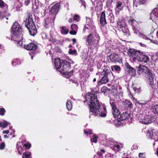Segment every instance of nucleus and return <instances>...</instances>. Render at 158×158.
I'll use <instances>...</instances> for the list:
<instances>
[{
    "instance_id": "nucleus-25",
    "label": "nucleus",
    "mask_w": 158,
    "mask_h": 158,
    "mask_svg": "<svg viewBox=\"0 0 158 158\" xmlns=\"http://www.w3.org/2000/svg\"><path fill=\"white\" fill-rule=\"evenodd\" d=\"M152 109L154 114L158 115V105L152 106Z\"/></svg>"
},
{
    "instance_id": "nucleus-50",
    "label": "nucleus",
    "mask_w": 158,
    "mask_h": 158,
    "mask_svg": "<svg viewBox=\"0 0 158 158\" xmlns=\"http://www.w3.org/2000/svg\"><path fill=\"white\" fill-rule=\"evenodd\" d=\"M139 158H144L145 155L143 153H139Z\"/></svg>"
},
{
    "instance_id": "nucleus-51",
    "label": "nucleus",
    "mask_w": 158,
    "mask_h": 158,
    "mask_svg": "<svg viewBox=\"0 0 158 158\" xmlns=\"http://www.w3.org/2000/svg\"><path fill=\"white\" fill-rule=\"evenodd\" d=\"M77 31L76 30H72L70 31L69 33L71 35H75L76 34Z\"/></svg>"
},
{
    "instance_id": "nucleus-27",
    "label": "nucleus",
    "mask_w": 158,
    "mask_h": 158,
    "mask_svg": "<svg viewBox=\"0 0 158 158\" xmlns=\"http://www.w3.org/2000/svg\"><path fill=\"white\" fill-rule=\"evenodd\" d=\"M124 102L126 103V105L127 107L129 108L130 109H132L133 105L130 101L126 100H125Z\"/></svg>"
},
{
    "instance_id": "nucleus-36",
    "label": "nucleus",
    "mask_w": 158,
    "mask_h": 158,
    "mask_svg": "<svg viewBox=\"0 0 158 158\" xmlns=\"http://www.w3.org/2000/svg\"><path fill=\"white\" fill-rule=\"evenodd\" d=\"M111 69L113 71L114 70L115 71H120V67L119 66L117 65H114L112 66L111 67Z\"/></svg>"
},
{
    "instance_id": "nucleus-21",
    "label": "nucleus",
    "mask_w": 158,
    "mask_h": 158,
    "mask_svg": "<svg viewBox=\"0 0 158 158\" xmlns=\"http://www.w3.org/2000/svg\"><path fill=\"white\" fill-rule=\"evenodd\" d=\"M22 37H20V35H19V37H16L15 40H12L16 41L17 43V46H22L23 42L22 41Z\"/></svg>"
},
{
    "instance_id": "nucleus-34",
    "label": "nucleus",
    "mask_w": 158,
    "mask_h": 158,
    "mask_svg": "<svg viewBox=\"0 0 158 158\" xmlns=\"http://www.w3.org/2000/svg\"><path fill=\"white\" fill-rule=\"evenodd\" d=\"M31 155V153L30 152H27L23 153V156L22 157L23 158H24V157H25V158H30Z\"/></svg>"
},
{
    "instance_id": "nucleus-52",
    "label": "nucleus",
    "mask_w": 158,
    "mask_h": 158,
    "mask_svg": "<svg viewBox=\"0 0 158 158\" xmlns=\"http://www.w3.org/2000/svg\"><path fill=\"white\" fill-rule=\"evenodd\" d=\"M5 146V143L4 142H2L1 143L0 146V149H3L4 148Z\"/></svg>"
},
{
    "instance_id": "nucleus-9",
    "label": "nucleus",
    "mask_w": 158,
    "mask_h": 158,
    "mask_svg": "<svg viewBox=\"0 0 158 158\" xmlns=\"http://www.w3.org/2000/svg\"><path fill=\"white\" fill-rule=\"evenodd\" d=\"M109 58L110 61L112 62H119L120 61V58L119 55L116 53H111Z\"/></svg>"
},
{
    "instance_id": "nucleus-12",
    "label": "nucleus",
    "mask_w": 158,
    "mask_h": 158,
    "mask_svg": "<svg viewBox=\"0 0 158 158\" xmlns=\"http://www.w3.org/2000/svg\"><path fill=\"white\" fill-rule=\"evenodd\" d=\"M100 21V24L102 27H104L107 24L105 11H103L101 13Z\"/></svg>"
},
{
    "instance_id": "nucleus-56",
    "label": "nucleus",
    "mask_w": 158,
    "mask_h": 158,
    "mask_svg": "<svg viewBox=\"0 0 158 158\" xmlns=\"http://www.w3.org/2000/svg\"><path fill=\"white\" fill-rule=\"evenodd\" d=\"M97 154L100 156H102V152H101L100 151H98L97 152Z\"/></svg>"
},
{
    "instance_id": "nucleus-29",
    "label": "nucleus",
    "mask_w": 158,
    "mask_h": 158,
    "mask_svg": "<svg viewBox=\"0 0 158 158\" xmlns=\"http://www.w3.org/2000/svg\"><path fill=\"white\" fill-rule=\"evenodd\" d=\"M7 11V9H6V10H5V12H0V19H2L4 18H6V19H8V17H6V15Z\"/></svg>"
},
{
    "instance_id": "nucleus-13",
    "label": "nucleus",
    "mask_w": 158,
    "mask_h": 158,
    "mask_svg": "<svg viewBox=\"0 0 158 158\" xmlns=\"http://www.w3.org/2000/svg\"><path fill=\"white\" fill-rule=\"evenodd\" d=\"M137 70L141 73H148L149 72L148 69L145 66L139 65L137 67Z\"/></svg>"
},
{
    "instance_id": "nucleus-22",
    "label": "nucleus",
    "mask_w": 158,
    "mask_h": 158,
    "mask_svg": "<svg viewBox=\"0 0 158 158\" xmlns=\"http://www.w3.org/2000/svg\"><path fill=\"white\" fill-rule=\"evenodd\" d=\"M112 113L115 118H118L120 114V112L117 108L112 109Z\"/></svg>"
},
{
    "instance_id": "nucleus-53",
    "label": "nucleus",
    "mask_w": 158,
    "mask_h": 158,
    "mask_svg": "<svg viewBox=\"0 0 158 158\" xmlns=\"http://www.w3.org/2000/svg\"><path fill=\"white\" fill-rule=\"evenodd\" d=\"M24 146L26 148H29L31 147V145L30 144L26 143L24 144Z\"/></svg>"
},
{
    "instance_id": "nucleus-49",
    "label": "nucleus",
    "mask_w": 158,
    "mask_h": 158,
    "mask_svg": "<svg viewBox=\"0 0 158 158\" xmlns=\"http://www.w3.org/2000/svg\"><path fill=\"white\" fill-rule=\"evenodd\" d=\"M80 18L79 16L77 15H74L73 16V20H77Z\"/></svg>"
},
{
    "instance_id": "nucleus-47",
    "label": "nucleus",
    "mask_w": 158,
    "mask_h": 158,
    "mask_svg": "<svg viewBox=\"0 0 158 158\" xmlns=\"http://www.w3.org/2000/svg\"><path fill=\"white\" fill-rule=\"evenodd\" d=\"M152 132L151 130H148V131L147 133V136L150 137L151 138V137L152 136Z\"/></svg>"
},
{
    "instance_id": "nucleus-10",
    "label": "nucleus",
    "mask_w": 158,
    "mask_h": 158,
    "mask_svg": "<svg viewBox=\"0 0 158 158\" xmlns=\"http://www.w3.org/2000/svg\"><path fill=\"white\" fill-rule=\"evenodd\" d=\"M107 73L106 72H104L102 74L103 75V77L102 78L101 80L98 82L99 85H101L102 84H106L109 81V79L107 77Z\"/></svg>"
},
{
    "instance_id": "nucleus-5",
    "label": "nucleus",
    "mask_w": 158,
    "mask_h": 158,
    "mask_svg": "<svg viewBox=\"0 0 158 158\" xmlns=\"http://www.w3.org/2000/svg\"><path fill=\"white\" fill-rule=\"evenodd\" d=\"M12 40H15L16 37H19V35L22 31L21 27L17 22L14 23L11 27Z\"/></svg>"
},
{
    "instance_id": "nucleus-11",
    "label": "nucleus",
    "mask_w": 158,
    "mask_h": 158,
    "mask_svg": "<svg viewBox=\"0 0 158 158\" xmlns=\"http://www.w3.org/2000/svg\"><path fill=\"white\" fill-rule=\"evenodd\" d=\"M59 6L60 4L59 3L55 4L51 7L49 12L50 14L56 15L58 12Z\"/></svg>"
},
{
    "instance_id": "nucleus-62",
    "label": "nucleus",
    "mask_w": 158,
    "mask_h": 158,
    "mask_svg": "<svg viewBox=\"0 0 158 158\" xmlns=\"http://www.w3.org/2000/svg\"><path fill=\"white\" fill-rule=\"evenodd\" d=\"M76 39H72V41L73 42H76Z\"/></svg>"
},
{
    "instance_id": "nucleus-45",
    "label": "nucleus",
    "mask_w": 158,
    "mask_h": 158,
    "mask_svg": "<svg viewBox=\"0 0 158 158\" xmlns=\"http://www.w3.org/2000/svg\"><path fill=\"white\" fill-rule=\"evenodd\" d=\"M140 36L143 38V39L146 40H149L150 39L148 38L146 35H143L142 33H140Z\"/></svg>"
},
{
    "instance_id": "nucleus-17",
    "label": "nucleus",
    "mask_w": 158,
    "mask_h": 158,
    "mask_svg": "<svg viewBox=\"0 0 158 158\" xmlns=\"http://www.w3.org/2000/svg\"><path fill=\"white\" fill-rule=\"evenodd\" d=\"M94 38V35L92 34H90L87 36L85 40L88 43L87 45H90L91 44L92 41Z\"/></svg>"
},
{
    "instance_id": "nucleus-38",
    "label": "nucleus",
    "mask_w": 158,
    "mask_h": 158,
    "mask_svg": "<svg viewBox=\"0 0 158 158\" xmlns=\"http://www.w3.org/2000/svg\"><path fill=\"white\" fill-rule=\"evenodd\" d=\"M110 105L112 107V110L117 108L116 106V105L114 102L113 100H111L110 101Z\"/></svg>"
},
{
    "instance_id": "nucleus-4",
    "label": "nucleus",
    "mask_w": 158,
    "mask_h": 158,
    "mask_svg": "<svg viewBox=\"0 0 158 158\" xmlns=\"http://www.w3.org/2000/svg\"><path fill=\"white\" fill-rule=\"evenodd\" d=\"M25 23L26 27L28 29L30 34L32 36L35 35L37 33V30L31 15H29L27 17Z\"/></svg>"
},
{
    "instance_id": "nucleus-40",
    "label": "nucleus",
    "mask_w": 158,
    "mask_h": 158,
    "mask_svg": "<svg viewBox=\"0 0 158 158\" xmlns=\"http://www.w3.org/2000/svg\"><path fill=\"white\" fill-rule=\"evenodd\" d=\"M120 29L124 33H127L128 31V29L126 28V26L125 25L121 27Z\"/></svg>"
},
{
    "instance_id": "nucleus-24",
    "label": "nucleus",
    "mask_w": 158,
    "mask_h": 158,
    "mask_svg": "<svg viewBox=\"0 0 158 158\" xmlns=\"http://www.w3.org/2000/svg\"><path fill=\"white\" fill-rule=\"evenodd\" d=\"M51 24V20L50 19L48 18L44 20V25L46 28L48 27Z\"/></svg>"
},
{
    "instance_id": "nucleus-32",
    "label": "nucleus",
    "mask_w": 158,
    "mask_h": 158,
    "mask_svg": "<svg viewBox=\"0 0 158 158\" xmlns=\"http://www.w3.org/2000/svg\"><path fill=\"white\" fill-rule=\"evenodd\" d=\"M148 81L150 85L152 86L154 85L153 77L152 75L149 76Z\"/></svg>"
},
{
    "instance_id": "nucleus-63",
    "label": "nucleus",
    "mask_w": 158,
    "mask_h": 158,
    "mask_svg": "<svg viewBox=\"0 0 158 158\" xmlns=\"http://www.w3.org/2000/svg\"><path fill=\"white\" fill-rule=\"evenodd\" d=\"M74 83H75V85L77 86L78 85V84L77 82H75Z\"/></svg>"
},
{
    "instance_id": "nucleus-55",
    "label": "nucleus",
    "mask_w": 158,
    "mask_h": 158,
    "mask_svg": "<svg viewBox=\"0 0 158 158\" xmlns=\"http://www.w3.org/2000/svg\"><path fill=\"white\" fill-rule=\"evenodd\" d=\"M134 21H135L134 19H133L131 18L129 20V22L130 23H131V24H132V23H133Z\"/></svg>"
},
{
    "instance_id": "nucleus-14",
    "label": "nucleus",
    "mask_w": 158,
    "mask_h": 158,
    "mask_svg": "<svg viewBox=\"0 0 158 158\" xmlns=\"http://www.w3.org/2000/svg\"><path fill=\"white\" fill-rule=\"evenodd\" d=\"M122 3L121 1H118L117 2L116 5L115 10L116 11V14L118 15L119 13V10L122 11L123 9V7L122 6Z\"/></svg>"
},
{
    "instance_id": "nucleus-20",
    "label": "nucleus",
    "mask_w": 158,
    "mask_h": 158,
    "mask_svg": "<svg viewBox=\"0 0 158 158\" xmlns=\"http://www.w3.org/2000/svg\"><path fill=\"white\" fill-rule=\"evenodd\" d=\"M87 18L86 19V23H87L86 25H85V27L83 29V31L85 32V30L86 29H89V28L87 27V25L89 26L90 27H92V22L91 21V19L89 18Z\"/></svg>"
},
{
    "instance_id": "nucleus-1",
    "label": "nucleus",
    "mask_w": 158,
    "mask_h": 158,
    "mask_svg": "<svg viewBox=\"0 0 158 158\" xmlns=\"http://www.w3.org/2000/svg\"><path fill=\"white\" fill-rule=\"evenodd\" d=\"M97 90L93 89L91 92L85 95V104H87L90 107V114L96 116L105 117L106 116V109L104 107L102 108L100 105L99 101L96 95L98 93Z\"/></svg>"
},
{
    "instance_id": "nucleus-35",
    "label": "nucleus",
    "mask_w": 158,
    "mask_h": 158,
    "mask_svg": "<svg viewBox=\"0 0 158 158\" xmlns=\"http://www.w3.org/2000/svg\"><path fill=\"white\" fill-rule=\"evenodd\" d=\"M3 7H5L6 9L7 10L8 8V5L5 4L3 1L2 0H0V7L2 8Z\"/></svg>"
},
{
    "instance_id": "nucleus-44",
    "label": "nucleus",
    "mask_w": 158,
    "mask_h": 158,
    "mask_svg": "<svg viewBox=\"0 0 158 158\" xmlns=\"http://www.w3.org/2000/svg\"><path fill=\"white\" fill-rule=\"evenodd\" d=\"M69 53L70 54H74L76 55L77 54V51L76 50H72L71 49H70Z\"/></svg>"
},
{
    "instance_id": "nucleus-3",
    "label": "nucleus",
    "mask_w": 158,
    "mask_h": 158,
    "mask_svg": "<svg viewBox=\"0 0 158 158\" xmlns=\"http://www.w3.org/2000/svg\"><path fill=\"white\" fill-rule=\"evenodd\" d=\"M128 54L134 62H142L146 63L149 61L148 56L143 55L139 51L131 50L128 52Z\"/></svg>"
},
{
    "instance_id": "nucleus-28",
    "label": "nucleus",
    "mask_w": 158,
    "mask_h": 158,
    "mask_svg": "<svg viewBox=\"0 0 158 158\" xmlns=\"http://www.w3.org/2000/svg\"><path fill=\"white\" fill-rule=\"evenodd\" d=\"M61 28V32L62 34L66 35L67 34L69 31V30L68 29H66L64 27H62Z\"/></svg>"
},
{
    "instance_id": "nucleus-43",
    "label": "nucleus",
    "mask_w": 158,
    "mask_h": 158,
    "mask_svg": "<svg viewBox=\"0 0 158 158\" xmlns=\"http://www.w3.org/2000/svg\"><path fill=\"white\" fill-rule=\"evenodd\" d=\"M71 29L73 30L77 31L78 27L77 25L75 24H73L71 26Z\"/></svg>"
},
{
    "instance_id": "nucleus-57",
    "label": "nucleus",
    "mask_w": 158,
    "mask_h": 158,
    "mask_svg": "<svg viewBox=\"0 0 158 158\" xmlns=\"http://www.w3.org/2000/svg\"><path fill=\"white\" fill-rule=\"evenodd\" d=\"M3 133L4 134H8L9 133V131L8 130H7V131L4 130V131H3Z\"/></svg>"
},
{
    "instance_id": "nucleus-30",
    "label": "nucleus",
    "mask_w": 158,
    "mask_h": 158,
    "mask_svg": "<svg viewBox=\"0 0 158 158\" xmlns=\"http://www.w3.org/2000/svg\"><path fill=\"white\" fill-rule=\"evenodd\" d=\"M8 124L10 125V124L9 122L4 120H3V122H0V127H1L5 128L6 127Z\"/></svg>"
},
{
    "instance_id": "nucleus-39",
    "label": "nucleus",
    "mask_w": 158,
    "mask_h": 158,
    "mask_svg": "<svg viewBox=\"0 0 158 158\" xmlns=\"http://www.w3.org/2000/svg\"><path fill=\"white\" fill-rule=\"evenodd\" d=\"M84 133L87 135L91 134H92V131L90 129H86L84 130Z\"/></svg>"
},
{
    "instance_id": "nucleus-8",
    "label": "nucleus",
    "mask_w": 158,
    "mask_h": 158,
    "mask_svg": "<svg viewBox=\"0 0 158 158\" xmlns=\"http://www.w3.org/2000/svg\"><path fill=\"white\" fill-rule=\"evenodd\" d=\"M125 65L126 67L125 70L130 74L131 76H135L136 75L135 70L130 66L127 62L125 63Z\"/></svg>"
},
{
    "instance_id": "nucleus-19",
    "label": "nucleus",
    "mask_w": 158,
    "mask_h": 158,
    "mask_svg": "<svg viewBox=\"0 0 158 158\" xmlns=\"http://www.w3.org/2000/svg\"><path fill=\"white\" fill-rule=\"evenodd\" d=\"M22 145H23L22 143L20 142H18L17 143V148L18 150V153L20 154H21L23 151V149L22 147Z\"/></svg>"
},
{
    "instance_id": "nucleus-42",
    "label": "nucleus",
    "mask_w": 158,
    "mask_h": 158,
    "mask_svg": "<svg viewBox=\"0 0 158 158\" xmlns=\"http://www.w3.org/2000/svg\"><path fill=\"white\" fill-rule=\"evenodd\" d=\"M117 25L119 28L125 25L124 23H123L121 21L119 20L117 22Z\"/></svg>"
},
{
    "instance_id": "nucleus-46",
    "label": "nucleus",
    "mask_w": 158,
    "mask_h": 158,
    "mask_svg": "<svg viewBox=\"0 0 158 158\" xmlns=\"http://www.w3.org/2000/svg\"><path fill=\"white\" fill-rule=\"evenodd\" d=\"M146 0H139L138 1V5H143L144 4Z\"/></svg>"
},
{
    "instance_id": "nucleus-37",
    "label": "nucleus",
    "mask_w": 158,
    "mask_h": 158,
    "mask_svg": "<svg viewBox=\"0 0 158 158\" xmlns=\"http://www.w3.org/2000/svg\"><path fill=\"white\" fill-rule=\"evenodd\" d=\"M151 138L152 139H153L155 141H158V136L155 134L152 135Z\"/></svg>"
},
{
    "instance_id": "nucleus-31",
    "label": "nucleus",
    "mask_w": 158,
    "mask_h": 158,
    "mask_svg": "<svg viewBox=\"0 0 158 158\" xmlns=\"http://www.w3.org/2000/svg\"><path fill=\"white\" fill-rule=\"evenodd\" d=\"M21 64L20 61L19 59H16L13 60L12 62V64L13 66H15L17 64Z\"/></svg>"
},
{
    "instance_id": "nucleus-23",
    "label": "nucleus",
    "mask_w": 158,
    "mask_h": 158,
    "mask_svg": "<svg viewBox=\"0 0 158 158\" xmlns=\"http://www.w3.org/2000/svg\"><path fill=\"white\" fill-rule=\"evenodd\" d=\"M67 108L69 111L71 110L72 108V104L71 101L70 100H68L66 103Z\"/></svg>"
},
{
    "instance_id": "nucleus-26",
    "label": "nucleus",
    "mask_w": 158,
    "mask_h": 158,
    "mask_svg": "<svg viewBox=\"0 0 158 158\" xmlns=\"http://www.w3.org/2000/svg\"><path fill=\"white\" fill-rule=\"evenodd\" d=\"M108 10L109 12V18L110 21L111 22L113 23L114 22V15L112 13V11L110 9H108Z\"/></svg>"
},
{
    "instance_id": "nucleus-7",
    "label": "nucleus",
    "mask_w": 158,
    "mask_h": 158,
    "mask_svg": "<svg viewBox=\"0 0 158 158\" xmlns=\"http://www.w3.org/2000/svg\"><path fill=\"white\" fill-rule=\"evenodd\" d=\"M151 116L150 115H146L142 117L139 120L140 123L145 124H148L152 123Z\"/></svg>"
},
{
    "instance_id": "nucleus-64",
    "label": "nucleus",
    "mask_w": 158,
    "mask_h": 158,
    "mask_svg": "<svg viewBox=\"0 0 158 158\" xmlns=\"http://www.w3.org/2000/svg\"><path fill=\"white\" fill-rule=\"evenodd\" d=\"M106 87H103L102 88L101 90H102V91H103V90L106 89Z\"/></svg>"
},
{
    "instance_id": "nucleus-54",
    "label": "nucleus",
    "mask_w": 158,
    "mask_h": 158,
    "mask_svg": "<svg viewBox=\"0 0 158 158\" xmlns=\"http://www.w3.org/2000/svg\"><path fill=\"white\" fill-rule=\"evenodd\" d=\"M136 0H133V4L134 5H135L136 6H137L138 5V1L136 2Z\"/></svg>"
},
{
    "instance_id": "nucleus-2",
    "label": "nucleus",
    "mask_w": 158,
    "mask_h": 158,
    "mask_svg": "<svg viewBox=\"0 0 158 158\" xmlns=\"http://www.w3.org/2000/svg\"><path fill=\"white\" fill-rule=\"evenodd\" d=\"M54 64L56 69L62 74L67 73L71 67L70 63L59 58L55 59Z\"/></svg>"
},
{
    "instance_id": "nucleus-18",
    "label": "nucleus",
    "mask_w": 158,
    "mask_h": 158,
    "mask_svg": "<svg viewBox=\"0 0 158 158\" xmlns=\"http://www.w3.org/2000/svg\"><path fill=\"white\" fill-rule=\"evenodd\" d=\"M114 145V149L118 151H119L121 148L123 147V145L122 144H118L114 140V142L112 143V145Z\"/></svg>"
},
{
    "instance_id": "nucleus-6",
    "label": "nucleus",
    "mask_w": 158,
    "mask_h": 158,
    "mask_svg": "<svg viewBox=\"0 0 158 158\" xmlns=\"http://www.w3.org/2000/svg\"><path fill=\"white\" fill-rule=\"evenodd\" d=\"M99 138L101 140V143L106 146L112 145L114 140L112 138L107 137V135L104 134H100L99 136Z\"/></svg>"
},
{
    "instance_id": "nucleus-41",
    "label": "nucleus",
    "mask_w": 158,
    "mask_h": 158,
    "mask_svg": "<svg viewBox=\"0 0 158 158\" xmlns=\"http://www.w3.org/2000/svg\"><path fill=\"white\" fill-rule=\"evenodd\" d=\"M6 110L3 108L0 107V115L2 116H3L5 114Z\"/></svg>"
},
{
    "instance_id": "nucleus-15",
    "label": "nucleus",
    "mask_w": 158,
    "mask_h": 158,
    "mask_svg": "<svg viewBox=\"0 0 158 158\" xmlns=\"http://www.w3.org/2000/svg\"><path fill=\"white\" fill-rule=\"evenodd\" d=\"M130 114L127 111L123 112L120 115L119 118H118L121 121H123L128 118L130 116Z\"/></svg>"
},
{
    "instance_id": "nucleus-59",
    "label": "nucleus",
    "mask_w": 158,
    "mask_h": 158,
    "mask_svg": "<svg viewBox=\"0 0 158 158\" xmlns=\"http://www.w3.org/2000/svg\"><path fill=\"white\" fill-rule=\"evenodd\" d=\"M139 44L142 47H144L145 46V45L144 44H142V43H140Z\"/></svg>"
},
{
    "instance_id": "nucleus-58",
    "label": "nucleus",
    "mask_w": 158,
    "mask_h": 158,
    "mask_svg": "<svg viewBox=\"0 0 158 158\" xmlns=\"http://www.w3.org/2000/svg\"><path fill=\"white\" fill-rule=\"evenodd\" d=\"M149 40L151 42H152V43L154 44H156V41H154V40H152L151 39H150V40Z\"/></svg>"
},
{
    "instance_id": "nucleus-33",
    "label": "nucleus",
    "mask_w": 158,
    "mask_h": 158,
    "mask_svg": "<svg viewBox=\"0 0 158 158\" xmlns=\"http://www.w3.org/2000/svg\"><path fill=\"white\" fill-rule=\"evenodd\" d=\"M98 138V136L95 134L92 136V138L91 139V142L96 143L97 142V139Z\"/></svg>"
},
{
    "instance_id": "nucleus-16",
    "label": "nucleus",
    "mask_w": 158,
    "mask_h": 158,
    "mask_svg": "<svg viewBox=\"0 0 158 158\" xmlns=\"http://www.w3.org/2000/svg\"><path fill=\"white\" fill-rule=\"evenodd\" d=\"M37 47V45L33 43H31L24 46L25 48L27 50H35Z\"/></svg>"
},
{
    "instance_id": "nucleus-60",
    "label": "nucleus",
    "mask_w": 158,
    "mask_h": 158,
    "mask_svg": "<svg viewBox=\"0 0 158 158\" xmlns=\"http://www.w3.org/2000/svg\"><path fill=\"white\" fill-rule=\"evenodd\" d=\"M73 20H73V19L70 18L69 20V22L70 23H71V22L73 21Z\"/></svg>"
},
{
    "instance_id": "nucleus-48",
    "label": "nucleus",
    "mask_w": 158,
    "mask_h": 158,
    "mask_svg": "<svg viewBox=\"0 0 158 158\" xmlns=\"http://www.w3.org/2000/svg\"><path fill=\"white\" fill-rule=\"evenodd\" d=\"M133 30L134 31V33L137 35H140V33H141L139 32V31L137 30V29L134 27L133 28Z\"/></svg>"
},
{
    "instance_id": "nucleus-61",
    "label": "nucleus",
    "mask_w": 158,
    "mask_h": 158,
    "mask_svg": "<svg viewBox=\"0 0 158 158\" xmlns=\"http://www.w3.org/2000/svg\"><path fill=\"white\" fill-rule=\"evenodd\" d=\"M100 152H102L103 154L105 153V151L104 149H102L100 150Z\"/></svg>"
}]
</instances>
